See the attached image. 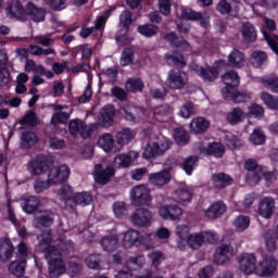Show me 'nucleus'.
Instances as JSON below:
<instances>
[{"label":"nucleus","mask_w":278,"mask_h":278,"mask_svg":"<svg viewBox=\"0 0 278 278\" xmlns=\"http://www.w3.org/2000/svg\"><path fill=\"white\" fill-rule=\"evenodd\" d=\"M130 199L136 207L151 205V191L142 185L134 187L130 191Z\"/></svg>","instance_id":"1"},{"label":"nucleus","mask_w":278,"mask_h":278,"mask_svg":"<svg viewBox=\"0 0 278 278\" xmlns=\"http://www.w3.org/2000/svg\"><path fill=\"white\" fill-rule=\"evenodd\" d=\"M277 270V258L273 254L263 255L262 261L256 265L258 277H273Z\"/></svg>","instance_id":"2"},{"label":"nucleus","mask_w":278,"mask_h":278,"mask_svg":"<svg viewBox=\"0 0 278 278\" xmlns=\"http://www.w3.org/2000/svg\"><path fill=\"white\" fill-rule=\"evenodd\" d=\"M168 149H170V141H168L167 139L161 141L160 143H148L143 149L142 157H144V160H155V157L164 155V153H166Z\"/></svg>","instance_id":"3"},{"label":"nucleus","mask_w":278,"mask_h":278,"mask_svg":"<svg viewBox=\"0 0 278 278\" xmlns=\"http://www.w3.org/2000/svg\"><path fill=\"white\" fill-rule=\"evenodd\" d=\"M68 129L71 136H80L81 138H90L92 136V131L97 129V125L91 124V125H86L84 121L81 119H72L68 124Z\"/></svg>","instance_id":"4"},{"label":"nucleus","mask_w":278,"mask_h":278,"mask_svg":"<svg viewBox=\"0 0 278 278\" xmlns=\"http://www.w3.org/2000/svg\"><path fill=\"white\" fill-rule=\"evenodd\" d=\"M130 223L135 227H151V223H153V213L149 211V208H137L130 215Z\"/></svg>","instance_id":"5"},{"label":"nucleus","mask_w":278,"mask_h":278,"mask_svg":"<svg viewBox=\"0 0 278 278\" xmlns=\"http://www.w3.org/2000/svg\"><path fill=\"white\" fill-rule=\"evenodd\" d=\"M114 167L112 165H108L103 167L101 164H97L94 166L93 177L96 184H100V186H105L112 181V177L115 175Z\"/></svg>","instance_id":"6"},{"label":"nucleus","mask_w":278,"mask_h":278,"mask_svg":"<svg viewBox=\"0 0 278 278\" xmlns=\"http://www.w3.org/2000/svg\"><path fill=\"white\" fill-rule=\"evenodd\" d=\"M244 168L248 170V181L250 184H260L262 176L264 175V167L257 164L255 160H247L244 163Z\"/></svg>","instance_id":"7"},{"label":"nucleus","mask_w":278,"mask_h":278,"mask_svg":"<svg viewBox=\"0 0 278 278\" xmlns=\"http://www.w3.org/2000/svg\"><path fill=\"white\" fill-rule=\"evenodd\" d=\"M166 84L172 90H181L188 84V76L184 72L170 71Z\"/></svg>","instance_id":"8"},{"label":"nucleus","mask_w":278,"mask_h":278,"mask_svg":"<svg viewBox=\"0 0 278 278\" xmlns=\"http://www.w3.org/2000/svg\"><path fill=\"white\" fill-rule=\"evenodd\" d=\"M7 15L9 18H15V21H27V9L23 7V3L18 0L11 1L7 7Z\"/></svg>","instance_id":"9"},{"label":"nucleus","mask_w":278,"mask_h":278,"mask_svg":"<svg viewBox=\"0 0 278 278\" xmlns=\"http://www.w3.org/2000/svg\"><path fill=\"white\" fill-rule=\"evenodd\" d=\"M257 257L253 253H243L239 258V267L245 275H253L257 268Z\"/></svg>","instance_id":"10"},{"label":"nucleus","mask_w":278,"mask_h":278,"mask_svg":"<svg viewBox=\"0 0 278 278\" xmlns=\"http://www.w3.org/2000/svg\"><path fill=\"white\" fill-rule=\"evenodd\" d=\"M49 181H51L54 186L58 184H64L68 177H71V168L66 165H61L59 167H52L49 170Z\"/></svg>","instance_id":"11"},{"label":"nucleus","mask_w":278,"mask_h":278,"mask_svg":"<svg viewBox=\"0 0 278 278\" xmlns=\"http://www.w3.org/2000/svg\"><path fill=\"white\" fill-rule=\"evenodd\" d=\"M159 215L165 220H179L184 216V210L175 204L162 205L159 207Z\"/></svg>","instance_id":"12"},{"label":"nucleus","mask_w":278,"mask_h":278,"mask_svg":"<svg viewBox=\"0 0 278 278\" xmlns=\"http://www.w3.org/2000/svg\"><path fill=\"white\" fill-rule=\"evenodd\" d=\"M49 168V159L45 155H39L36 159L31 160L28 163V173L38 177V175H42L45 170Z\"/></svg>","instance_id":"13"},{"label":"nucleus","mask_w":278,"mask_h":278,"mask_svg":"<svg viewBox=\"0 0 278 278\" xmlns=\"http://www.w3.org/2000/svg\"><path fill=\"white\" fill-rule=\"evenodd\" d=\"M231 257H233V248L231 245L224 244L216 249L213 262L218 266H223V264L229 262Z\"/></svg>","instance_id":"14"},{"label":"nucleus","mask_w":278,"mask_h":278,"mask_svg":"<svg viewBox=\"0 0 278 278\" xmlns=\"http://www.w3.org/2000/svg\"><path fill=\"white\" fill-rule=\"evenodd\" d=\"M191 70L205 81H216L218 79V70L216 67H203L197 64L191 65Z\"/></svg>","instance_id":"15"},{"label":"nucleus","mask_w":278,"mask_h":278,"mask_svg":"<svg viewBox=\"0 0 278 278\" xmlns=\"http://www.w3.org/2000/svg\"><path fill=\"white\" fill-rule=\"evenodd\" d=\"M53 211H40V215H37L33 219V226L36 229H42V227H51L53 225Z\"/></svg>","instance_id":"16"},{"label":"nucleus","mask_w":278,"mask_h":278,"mask_svg":"<svg viewBox=\"0 0 278 278\" xmlns=\"http://www.w3.org/2000/svg\"><path fill=\"white\" fill-rule=\"evenodd\" d=\"M100 244L106 253H114L121 247V239L118 235H106L102 237Z\"/></svg>","instance_id":"17"},{"label":"nucleus","mask_w":278,"mask_h":278,"mask_svg":"<svg viewBox=\"0 0 278 278\" xmlns=\"http://www.w3.org/2000/svg\"><path fill=\"white\" fill-rule=\"evenodd\" d=\"M140 240H141L140 231L136 229H130L123 233L122 244L124 249H131V247H136V244H140Z\"/></svg>","instance_id":"18"},{"label":"nucleus","mask_w":278,"mask_h":278,"mask_svg":"<svg viewBox=\"0 0 278 278\" xmlns=\"http://www.w3.org/2000/svg\"><path fill=\"white\" fill-rule=\"evenodd\" d=\"M275 210V200L273 198H264L258 203L257 214L263 218H270Z\"/></svg>","instance_id":"19"},{"label":"nucleus","mask_w":278,"mask_h":278,"mask_svg":"<svg viewBox=\"0 0 278 278\" xmlns=\"http://www.w3.org/2000/svg\"><path fill=\"white\" fill-rule=\"evenodd\" d=\"M114 105L104 106L98 118V125H100V127H110L112 123H114Z\"/></svg>","instance_id":"20"},{"label":"nucleus","mask_w":278,"mask_h":278,"mask_svg":"<svg viewBox=\"0 0 278 278\" xmlns=\"http://www.w3.org/2000/svg\"><path fill=\"white\" fill-rule=\"evenodd\" d=\"M140 109L131 105H125L121 109V115L129 123H140Z\"/></svg>","instance_id":"21"},{"label":"nucleus","mask_w":278,"mask_h":278,"mask_svg":"<svg viewBox=\"0 0 278 278\" xmlns=\"http://www.w3.org/2000/svg\"><path fill=\"white\" fill-rule=\"evenodd\" d=\"M136 157H138L136 152L118 154L114 159V166H116V168H129V166H131L134 163V159L136 160Z\"/></svg>","instance_id":"22"},{"label":"nucleus","mask_w":278,"mask_h":278,"mask_svg":"<svg viewBox=\"0 0 278 278\" xmlns=\"http://www.w3.org/2000/svg\"><path fill=\"white\" fill-rule=\"evenodd\" d=\"M48 270L49 277L56 278L66 273V266H64V262L62 261V258H52L49 262Z\"/></svg>","instance_id":"23"},{"label":"nucleus","mask_w":278,"mask_h":278,"mask_svg":"<svg viewBox=\"0 0 278 278\" xmlns=\"http://www.w3.org/2000/svg\"><path fill=\"white\" fill-rule=\"evenodd\" d=\"M26 14L27 16H30L31 21H34L35 23H42V21H45V16H47V11L29 2L26 5Z\"/></svg>","instance_id":"24"},{"label":"nucleus","mask_w":278,"mask_h":278,"mask_svg":"<svg viewBox=\"0 0 278 278\" xmlns=\"http://www.w3.org/2000/svg\"><path fill=\"white\" fill-rule=\"evenodd\" d=\"M201 153L204 155H212L213 157H223L225 155V146L218 142L210 143L206 147L200 148Z\"/></svg>","instance_id":"25"},{"label":"nucleus","mask_w":278,"mask_h":278,"mask_svg":"<svg viewBox=\"0 0 278 278\" xmlns=\"http://www.w3.org/2000/svg\"><path fill=\"white\" fill-rule=\"evenodd\" d=\"M241 35L245 42H255L257 40V30L251 22H244L241 25Z\"/></svg>","instance_id":"26"},{"label":"nucleus","mask_w":278,"mask_h":278,"mask_svg":"<svg viewBox=\"0 0 278 278\" xmlns=\"http://www.w3.org/2000/svg\"><path fill=\"white\" fill-rule=\"evenodd\" d=\"M170 181V173L168 170H161L149 175V182L152 186H166Z\"/></svg>","instance_id":"27"},{"label":"nucleus","mask_w":278,"mask_h":278,"mask_svg":"<svg viewBox=\"0 0 278 278\" xmlns=\"http://www.w3.org/2000/svg\"><path fill=\"white\" fill-rule=\"evenodd\" d=\"M213 186L217 190H223L227 186H231L233 178L225 173H218L212 176Z\"/></svg>","instance_id":"28"},{"label":"nucleus","mask_w":278,"mask_h":278,"mask_svg":"<svg viewBox=\"0 0 278 278\" xmlns=\"http://www.w3.org/2000/svg\"><path fill=\"white\" fill-rule=\"evenodd\" d=\"M134 138H136V135L129 128H124L118 131L116 135V142L119 144V148L115 151H121L123 147H125V144H129Z\"/></svg>","instance_id":"29"},{"label":"nucleus","mask_w":278,"mask_h":278,"mask_svg":"<svg viewBox=\"0 0 278 278\" xmlns=\"http://www.w3.org/2000/svg\"><path fill=\"white\" fill-rule=\"evenodd\" d=\"M222 79L226 86V92H229V88H238L240 86V76L236 71L226 72Z\"/></svg>","instance_id":"30"},{"label":"nucleus","mask_w":278,"mask_h":278,"mask_svg":"<svg viewBox=\"0 0 278 278\" xmlns=\"http://www.w3.org/2000/svg\"><path fill=\"white\" fill-rule=\"evenodd\" d=\"M191 134H205L210 129V122L204 117H197L190 123Z\"/></svg>","instance_id":"31"},{"label":"nucleus","mask_w":278,"mask_h":278,"mask_svg":"<svg viewBox=\"0 0 278 278\" xmlns=\"http://www.w3.org/2000/svg\"><path fill=\"white\" fill-rule=\"evenodd\" d=\"M38 207H40L38 197H28L22 200V208L26 214H34Z\"/></svg>","instance_id":"32"},{"label":"nucleus","mask_w":278,"mask_h":278,"mask_svg":"<svg viewBox=\"0 0 278 278\" xmlns=\"http://www.w3.org/2000/svg\"><path fill=\"white\" fill-rule=\"evenodd\" d=\"M228 64L231 68H242L244 66V54L240 50L235 49L228 55Z\"/></svg>","instance_id":"33"},{"label":"nucleus","mask_w":278,"mask_h":278,"mask_svg":"<svg viewBox=\"0 0 278 278\" xmlns=\"http://www.w3.org/2000/svg\"><path fill=\"white\" fill-rule=\"evenodd\" d=\"M60 197L62 201H65L66 210H74L75 205H73V197H75V194L73 193L72 186L64 185L61 188Z\"/></svg>","instance_id":"34"},{"label":"nucleus","mask_w":278,"mask_h":278,"mask_svg":"<svg viewBox=\"0 0 278 278\" xmlns=\"http://www.w3.org/2000/svg\"><path fill=\"white\" fill-rule=\"evenodd\" d=\"M27 258L16 260L9 265V271L11 275H15V277H21V275L25 274Z\"/></svg>","instance_id":"35"},{"label":"nucleus","mask_w":278,"mask_h":278,"mask_svg":"<svg viewBox=\"0 0 278 278\" xmlns=\"http://www.w3.org/2000/svg\"><path fill=\"white\" fill-rule=\"evenodd\" d=\"M225 212H227V206L223 202H216L206 210V216L211 219L220 218Z\"/></svg>","instance_id":"36"},{"label":"nucleus","mask_w":278,"mask_h":278,"mask_svg":"<svg viewBox=\"0 0 278 278\" xmlns=\"http://www.w3.org/2000/svg\"><path fill=\"white\" fill-rule=\"evenodd\" d=\"M205 242V237H203L202 232L191 233L187 239V244L190 249L198 250L203 247Z\"/></svg>","instance_id":"37"},{"label":"nucleus","mask_w":278,"mask_h":278,"mask_svg":"<svg viewBox=\"0 0 278 278\" xmlns=\"http://www.w3.org/2000/svg\"><path fill=\"white\" fill-rule=\"evenodd\" d=\"M92 203V194L83 191L75 193L72 200V205H90Z\"/></svg>","instance_id":"38"},{"label":"nucleus","mask_w":278,"mask_h":278,"mask_svg":"<svg viewBox=\"0 0 278 278\" xmlns=\"http://www.w3.org/2000/svg\"><path fill=\"white\" fill-rule=\"evenodd\" d=\"M12 255H14V245H12V242L5 241L0 243V261L8 262Z\"/></svg>","instance_id":"39"},{"label":"nucleus","mask_w":278,"mask_h":278,"mask_svg":"<svg viewBox=\"0 0 278 278\" xmlns=\"http://www.w3.org/2000/svg\"><path fill=\"white\" fill-rule=\"evenodd\" d=\"M227 121L230 125H238V123H242V121H244V111L240 108L231 109L227 114Z\"/></svg>","instance_id":"40"},{"label":"nucleus","mask_w":278,"mask_h":278,"mask_svg":"<svg viewBox=\"0 0 278 278\" xmlns=\"http://www.w3.org/2000/svg\"><path fill=\"white\" fill-rule=\"evenodd\" d=\"M137 29L141 36H144L146 38H153V36H157V34H160V27L154 24L140 25Z\"/></svg>","instance_id":"41"},{"label":"nucleus","mask_w":278,"mask_h":278,"mask_svg":"<svg viewBox=\"0 0 278 278\" xmlns=\"http://www.w3.org/2000/svg\"><path fill=\"white\" fill-rule=\"evenodd\" d=\"M98 144L103 151L106 153L114 150V137L110 134L102 135L99 140Z\"/></svg>","instance_id":"42"},{"label":"nucleus","mask_w":278,"mask_h":278,"mask_svg":"<svg viewBox=\"0 0 278 278\" xmlns=\"http://www.w3.org/2000/svg\"><path fill=\"white\" fill-rule=\"evenodd\" d=\"M227 101H235V103H244V101H249L251 99V94L247 92H231L228 91L224 94Z\"/></svg>","instance_id":"43"},{"label":"nucleus","mask_w":278,"mask_h":278,"mask_svg":"<svg viewBox=\"0 0 278 278\" xmlns=\"http://www.w3.org/2000/svg\"><path fill=\"white\" fill-rule=\"evenodd\" d=\"M173 136L177 144L186 146L190 142V136L184 128H176L173 130Z\"/></svg>","instance_id":"44"},{"label":"nucleus","mask_w":278,"mask_h":278,"mask_svg":"<svg viewBox=\"0 0 278 278\" xmlns=\"http://www.w3.org/2000/svg\"><path fill=\"white\" fill-rule=\"evenodd\" d=\"M266 60H268V55L264 51H254L250 58V62L254 68H260Z\"/></svg>","instance_id":"45"},{"label":"nucleus","mask_w":278,"mask_h":278,"mask_svg":"<svg viewBox=\"0 0 278 278\" xmlns=\"http://www.w3.org/2000/svg\"><path fill=\"white\" fill-rule=\"evenodd\" d=\"M38 253H43L46 260H62V253L53 245H46L45 250H37Z\"/></svg>","instance_id":"46"},{"label":"nucleus","mask_w":278,"mask_h":278,"mask_svg":"<svg viewBox=\"0 0 278 278\" xmlns=\"http://www.w3.org/2000/svg\"><path fill=\"white\" fill-rule=\"evenodd\" d=\"M261 99L269 110L278 111V97L263 91L261 92Z\"/></svg>","instance_id":"47"},{"label":"nucleus","mask_w":278,"mask_h":278,"mask_svg":"<svg viewBox=\"0 0 278 278\" xmlns=\"http://www.w3.org/2000/svg\"><path fill=\"white\" fill-rule=\"evenodd\" d=\"M176 203H187L192 199V192L188 189H178L173 193Z\"/></svg>","instance_id":"48"},{"label":"nucleus","mask_w":278,"mask_h":278,"mask_svg":"<svg viewBox=\"0 0 278 278\" xmlns=\"http://www.w3.org/2000/svg\"><path fill=\"white\" fill-rule=\"evenodd\" d=\"M21 125H28L29 127H38L40 125V118L34 111H29L21 121Z\"/></svg>","instance_id":"49"},{"label":"nucleus","mask_w":278,"mask_h":278,"mask_svg":"<svg viewBox=\"0 0 278 278\" xmlns=\"http://www.w3.org/2000/svg\"><path fill=\"white\" fill-rule=\"evenodd\" d=\"M165 40H167L168 42H170V45H173L174 47H182V49H188V47H190V43H188V41L181 39L179 40V37H177V34L175 33H167L164 36Z\"/></svg>","instance_id":"50"},{"label":"nucleus","mask_w":278,"mask_h":278,"mask_svg":"<svg viewBox=\"0 0 278 278\" xmlns=\"http://www.w3.org/2000/svg\"><path fill=\"white\" fill-rule=\"evenodd\" d=\"M68 118H71V114L67 112H56L52 114V117L50 119V125H66Z\"/></svg>","instance_id":"51"},{"label":"nucleus","mask_w":278,"mask_h":278,"mask_svg":"<svg viewBox=\"0 0 278 278\" xmlns=\"http://www.w3.org/2000/svg\"><path fill=\"white\" fill-rule=\"evenodd\" d=\"M142 88H144V83L140 78H130L126 83L128 92H142Z\"/></svg>","instance_id":"52"},{"label":"nucleus","mask_w":278,"mask_h":278,"mask_svg":"<svg viewBox=\"0 0 278 278\" xmlns=\"http://www.w3.org/2000/svg\"><path fill=\"white\" fill-rule=\"evenodd\" d=\"M261 84L264 86V88H269L271 92H278V76L277 75H270L266 78H262Z\"/></svg>","instance_id":"53"},{"label":"nucleus","mask_w":278,"mask_h":278,"mask_svg":"<svg viewBox=\"0 0 278 278\" xmlns=\"http://www.w3.org/2000/svg\"><path fill=\"white\" fill-rule=\"evenodd\" d=\"M144 264V258L142 256H131L126 261V267L128 270H140Z\"/></svg>","instance_id":"54"},{"label":"nucleus","mask_w":278,"mask_h":278,"mask_svg":"<svg viewBox=\"0 0 278 278\" xmlns=\"http://www.w3.org/2000/svg\"><path fill=\"white\" fill-rule=\"evenodd\" d=\"M233 225L237 231H247V229H249V225H251V219L248 216L240 215L235 219Z\"/></svg>","instance_id":"55"},{"label":"nucleus","mask_w":278,"mask_h":278,"mask_svg":"<svg viewBox=\"0 0 278 278\" xmlns=\"http://www.w3.org/2000/svg\"><path fill=\"white\" fill-rule=\"evenodd\" d=\"M181 18H185V21H203V14L192 9H182Z\"/></svg>","instance_id":"56"},{"label":"nucleus","mask_w":278,"mask_h":278,"mask_svg":"<svg viewBox=\"0 0 278 278\" xmlns=\"http://www.w3.org/2000/svg\"><path fill=\"white\" fill-rule=\"evenodd\" d=\"M51 186H55V185L49 180V174H48V180L43 181L40 178H37L34 182L35 192L37 194L45 192V190H49Z\"/></svg>","instance_id":"57"},{"label":"nucleus","mask_w":278,"mask_h":278,"mask_svg":"<svg viewBox=\"0 0 278 278\" xmlns=\"http://www.w3.org/2000/svg\"><path fill=\"white\" fill-rule=\"evenodd\" d=\"M176 236H178L179 241L178 244H184V242L188 241V238H190V228L186 225L177 226L176 227Z\"/></svg>","instance_id":"58"},{"label":"nucleus","mask_w":278,"mask_h":278,"mask_svg":"<svg viewBox=\"0 0 278 278\" xmlns=\"http://www.w3.org/2000/svg\"><path fill=\"white\" fill-rule=\"evenodd\" d=\"M134 55H135L134 49L126 48L122 52L121 66H129V64H134Z\"/></svg>","instance_id":"59"},{"label":"nucleus","mask_w":278,"mask_h":278,"mask_svg":"<svg viewBox=\"0 0 278 278\" xmlns=\"http://www.w3.org/2000/svg\"><path fill=\"white\" fill-rule=\"evenodd\" d=\"M182 118H190V116H194L197 114V110L194 109V103L187 102L180 108L179 112Z\"/></svg>","instance_id":"60"},{"label":"nucleus","mask_w":278,"mask_h":278,"mask_svg":"<svg viewBox=\"0 0 278 278\" xmlns=\"http://www.w3.org/2000/svg\"><path fill=\"white\" fill-rule=\"evenodd\" d=\"M86 264L88 268L92 270H98L101 268V254H91L86 258Z\"/></svg>","instance_id":"61"},{"label":"nucleus","mask_w":278,"mask_h":278,"mask_svg":"<svg viewBox=\"0 0 278 278\" xmlns=\"http://www.w3.org/2000/svg\"><path fill=\"white\" fill-rule=\"evenodd\" d=\"M198 162H199V157L197 156H188L184 161L182 168L187 173V175H192V170H194V166H197Z\"/></svg>","instance_id":"62"},{"label":"nucleus","mask_w":278,"mask_h":278,"mask_svg":"<svg viewBox=\"0 0 278 278\" xmlns=\"http://www.w3.org/2000/svg\"><path fill=\"white\" fill-rule=\"evenodd\" d=\"M250 141L252 144H264L266 141V136H264V132L260 129H255L251 135H250Z\"/></svg>","instance_id":"63"},{"label":"nucleus","mask_w":278,"mask_h":278,"mask_svg":"<svg viewBox=\"0 0 278 278\" xmlns=\"http://www.w3.org/2000/svg\"><path fill=\"white\" fill-rule=\"evenodd\" d=\"M37 140L38 138L33 131H26L22 134V141L24 142L23 144L26 148L31 147V144H36Z\"/></svg>","instance_id":"64"}]
</instances>
